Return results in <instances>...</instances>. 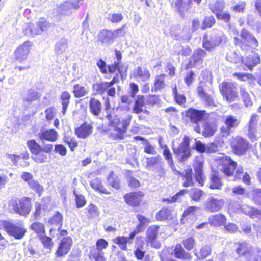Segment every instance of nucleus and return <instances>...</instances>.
<instances>
[{"instance_id":"1","label":"nucleus","mask_w":261,"mask_h":261,"mask_svg":"<svg viewBox=\"0 0 261 261\" xmlns=\"http://www.w3.org/2000/svg\"><path fill=\"white\" fill-rule=\"evenodd\" d=\"M106 118L109 120V125L112 126L115 132V136L119 139H123L124 134L126 132L129 125L132 116L128 114L122 121L117 115L107 114Z\"/></svg>"},{"instance_id":"2","label":"nucleus","mask_w":261,"mask_h":261,"mask_svg":"<svg viewBox=\"0 0 261 261\" xmlns=\"http://www.w3.org/2000/svg\"><path fill=\"white\" fill-rule=\"evenodd\" d=\"M31 208V199L22 197L20 199L13 198L8 203V210L12 213H16L21 216L28 215Z\"/></svg>"},{"instance_id":"3","label":"nucleus","mask_w":261,"mask_h":261,"mask_svg":"<svg viewBox=\"0 0 261 261\" xmlns=\"http://www.w3.org/2000/svg\"><path fill=\"white\" fill-rule=\"evenodd\" d=\"M0 225L10 235L15 239H21L26 233V230L21 222L13 223L12 221L0 220Z\"/></svg>"},{"instance_id":"4","label":"nucleus","mask_w":261,"mask_h":261,"mask_svg":"<svg viewBox=\"0 0 261 261\" xmlns=\"http://www.w3.org/2000/svg\"><path fill=\"white\" fill-rule=\"evenodd\" d=\"M234 44L239 46L242 50L249 49L248 44L253 48L258 45V42L254 36L244 29L241 31V39L237 37H234Z\"/></svg>"},{"instance_id":"5","label":"nucleus","mask_w":261,"mask_h":261,"mask_svg":"<svg viewBox=\"0 0 261 261\" xmlns=\"http://www.w3.org/2000/svg\"><path fill=\"white\" fill-rule=\"evenodd\" d=\"M190 138L185 136L178 147H173V152L179 162L184 163L191 156Z\"/></svg>"},{"instance_id":"6","label":"nucleus","mask_w":261,"mask_h":261,"mask_svg":"<svg viewBox=\"0 0 261 261\" xmlns=\"http://www.w3.org/2000/svg\"><path fill=\"white\" fill-rule=\"evenodd\" d=\"M125 25L114 31L102 30L99 35V40L103 44L109 45L114 42L115 38L124 36V28Z\"/></svg>"},{"instance_id":"7","label":"nucleus","mask_w":261,"mask_h":261,"mask_svg":"<svg viewBox=\"0 0 261 261\" xmlns=\"http://www.w3.org/2000/svg\"><path fill=\"white\" fill-rule=\"evenodd\" d=\"M226 40V37L223 32L215 31L212 34L210 40L203 42V47L207 51H211Z\"/></svg>"},{"instance_id":"8","label":"nucleus","mask_w":261,"mask_h":261,"mask_svg":"<svg viewBox=\"0 0 261 261\" xmlns=\"http://www.w3.org/2000/svg\"><path fill=\"white\" fill-rule=\"evenodd\" d=\"M197 92L199 97L206 105L214 106V102L212 96L213 93L212 87L207 85L204 81H200L197 87Z\"/></svg>"},{"instance_id":"9","label":"nucleus","mask_w":261,"mask_h":261,"mask_svg":"<svg viewBox=\"0 0 261 261\" xmlns=\"http://www.w3.org/2000/svg\"><path fill=\"white\" fill-rule=\"evenodd\" d=\"M220 90L224 98H225L228 102L238 99L237 88L232 83L223 82L220 85Z\"/></svg>"},{"instance_id":"10","label":"nucleus","mask_w":261,"mask_h":261,"mask_svg":"<svg viewBox=\"0 0 261 261\" xmlns=\"http://www.w3.org/2000/svg\"><path fill=\"white\" fill-rule=\"evenodd\" d=\"M205 115V111H199L193 108L189 109L186 112V117H188L190 121L195 124L194 129L197 133H200V128L199 123H201Z\"/></svg>"},{"instance_id":"11","label":"nucleus","mask_w":261,"mask_h":261,"mask_svg":"<svg viewBox=\"0 0 261 261\" xmlns=\"http://www.w3.org/2000/svg\"><path fill=\"white\" fill-rule=\"evenodd\" d=\"M108 245L107 241L103 239H98L96 242V247H93L90 251V258L95 261H106L102 250L106 249Z\"/></svg>"},{"instance_id":"12","label":"nucleus","mask_w":261,"mask_h":261,"mask_svg":"<svg viewBox=\"0 0 261 261\" xmlns=\"http://www.w3.org/2000/svg\"><path fill=\"white\" fill-rule=\"evenodd\" d=\"M237 163L229 156H226L222 160V168L221 170L228 177V180L234 181V171L236 169Z\"/></svg>"},{"instance_id":"13","label":"nucleus","mask_w":261,"mask_h":261,"mask_svg":"<svg viewBox=\"0 0 261 261\" xmlns=\"http://www.w3.org/2000/svg\"><path fill=\"white\" fill-rule=\"evenodd\" d=\"M231 146L237 155L244 154L248 149V142L241 136H236L231 140Z\"/></svg>"},{"instance_id":"14","label":"nucleus","mask_w":261,"mask_h":261,"mask_svg":"<svg viewBox=\"0 0 261 261\" xmlns=\"http://www.w3.org/2000/svg\"><path fill=\"white\" fill-rule=\"evenodd\" d=\"M224 201L222 199H218L211 196L204 203V209L210 212H217L224 206Z\"/></svg>"},{"instance_id":"15","label":"nucleus","mask_w":261,"mask_h":261,"mask_svg":"<svg viewBox=\"0 0 261 261\" xmlns=\"http://www.w3.org/2000/svg\"><path fill=\"white\" fill-rule=\"evenodd\" d=\"M31 46V42L25 41L22 45L18 47L14 53L15 60L19 63H22L25 61L28 58Z\"/></svg>"},{"instance_id":"16","label":"nucleus","mask_w":261,"mask_h":261,"mask_svg":"<svg viewBox=\"0 0 261 261\" xmlns=\"http://www.w3.org/2000/svg\"><path fill=\"white\" fill-rule=\"evenodd\" d=\"M65 2L58 7V11L62 15H67L71 13V9H77L83 0H69Z\"/></svg>"},{"instance_id":"17","label":"nucleus","mask_w":261,"mask_h":261,"mask_svg":"<svg viewBox=\"0 0 261 261\" xmlns=\"http://www.w3.org/2000/svg\"><path fill=\"white\" fill-rule=\"evenodd\" d=\"M226 126L222 127L221 130L223 136L227 135L231 129L236 128L240 123L239 120L233 115L226 116L224 120Z\"/></svg>"},{"instance_id":"18","label":"nucleus","mask_w":261,"mask_h":261,"mask_svg":"<svg viewBox=\"0 0 261 261\" xmlns=\"http://www.w3.org/2000/svg\"><path fill=\"white\" fill-rule=\"evenodd\" d=\"M72 244V240L70 237L63 238L58 248L56 254L58 256L66 255L69 251Z\"/></svg>"},{"instance_id":"19","label":"nucleus","mask_w":261,"mask_h":261,"mask_svg":"<svg viewBox=\"0 0 261 261\" xmlns=\"http://www.w3.org/2000/svg\"><path fill=\"white\" fill-rule=\"evenodd\" d=\"M260 57L257 54H255L251 51V54L246 56L242 60V63L244 65L246 68L251 70L253 67L255 66L260 62Z\"/></svg>"},{"instance_id":"20","label":"nucleus","mask_w":261,"mask_h":261,"mask_svg":"<svg viewBox=\"0 0 261 261\" xmlns=\"http://www.w3.org/2000/svg\"><path fill=\"white\" fill-rule=\"evenodd\" d=\"M206 55V53L202 49L195 50L192 56L191 60L187 65L188 67L191 68L195 64H201Z\"/></svg>"},{"instance_id":"21","label":"nucleus","mask_w":261,"mask_h":261,"mask_svg":"<svg viewBox=\"0 0 261 261\" xmlns=\"http://www.w3.org/2000/svg\"><path fill=\"white\" fill-rule=\"evenodd\" d=\"M143 194L141 192L130 193L124 196L125 202L129 205L136 206L139 205L142 200Z\"/></svg>"},{"instance_id":"22","label":"nucleus","mask_w":261,"mask_h":261,"mask_svg":"<svg viewBox=\"0 0 261 261\" xmlns=\"http://www.w3.org/2000/svg\"><path fill=\"white\" fill-rule=\"evenodd\" d=\"M194 169L195 173L196 181L200 186H203L205 177L203 173V162L200 160L196 159L194 163Z\"/></svg>"},{"instance_id":"23","label":"nucleus","mask_w":261,"mask_h":261,"mask_svg":"<svg viewBox=\"0 0 261 261\" xmlns=\"http://www.w3.org/2000/svg\"><path fill=\"white\" fill-rule=\"evenodd\" d=\"M38 136L41 141L45 140L55 142L58 138V134L55 129L41 130L38 134Z\"/></svg>"},{"instance_id":"24","label":"nucleus","mask_w":261,"mask_h":261,"mask_svg":"<svg viewBox=\"0 0 261 261\" xmlns=\"http://www.w3.org/2000/svg\"><path fill=\"white\" fill-rule=\"evenodd\" d=\"M133 76L138 81L145 82L150 77V73L145 67H138L133 72Z\"/></svg>"},{"instance_id":"25","label":"nucleus","mask_w":261,"mask_h":261,"mask_svg":"<svg viewBox=\"0 0 261 261\" xmlns=\"http://www.w3.org/2000/svg\"><path fill=\"white\" fill-rule=\"evenodd\" d=\"M173 254L175 257L184 260L190 261L192 256L190 253L186 252L180 244H177L173 250Z\"/></svg>"},{"instance_id":"26","label":"nucleus","mask_w":261,"mask_h":261,"mask_svg":"<svg viewBox=\"0 0 261 261\" xmlns=\"http://www.w3.org/2000/svg\"><path fill=\"white\" fill-rule=\"evenodd\" d=\"M192 3L191 0H188L187 3L183 2L182 0H176L175 2V7L176 11L179 15L184 17L190 8L191 7Z\"/></svg>"},{"instance_id":"27","label":"nucleus","mask_w":261,"mask_h":261,"mask_svg":"<svg viewBox=\"0 0 261 261\" xmlns=\"http://www.w3.org/2000/svg\"><path fill=\"white\" fill-rule=\"evenodd\" d=\"M92 129L90 124L85 123L75 129V134L79 138L85 139L91 134Z\"/></svg>"},{"instance_id":"28","label":"nucleus","mask_w":261,"mask_h":261,"mask_svg":"<svg viewBox=\"0 0 261 261\" xmlns=\"http://www.w3.org/2000/svg\"><path fill=\"white\" fill-rule=\"evenodd\" d=\"M241 212L251 218H261V211L244 204L240 207Z\"/></svg>"},{"instance_id":"29","label":"nucleus","mask_w":261,"mask_h":261,"mask_svg":"<svg viewBox=\"0 0 261 261\" xmlns=\"http://www.w3.org/2000/svg\"><path fill=\"white\" fill-rule=\"evenodd\" d=\"M116 77H114L110 82H101L95 83L93 85V88L99 94L104 93L108 88H110L113 84L116 83Z\"/></svg>"},{"instance_id":"30","label":"nucleus","mask_w":261,"mask_h":261,"mask_svg":"<svg viewBox=\"0 0 261 261\" xmlns=\"http://www.w3.org/2000/svg\"><path fill=\"white\" fill-rule=\"evenodd\" d=\"M212 249L210 245H205L202 246L199 251L195 250L194 255L199 260H202L206 258L211 255Z\"/></svg>"},{"instance_id":"31","label":"nucleus","mask_w":261,"mask_h":261,"mask_svg":"<svg viewBox=\"0 0 261 261\" xmlns=\"http://www.w3.org/2000/svg\"><path fill=\"white\" fill-rule=\"evenodd\" d=\"M208 220L211 226L219 227L224 225L226 218L223 215L219 214L211 216Z\"/></svg>"},{"instance_id":"32","label":"nucleus","mask_w":261,"mask_h":261,"mask_svg":"<svg viewBox=\"0 0 261 261\" xmlns=\"http://www.w3.org/2000/svg\"><path fill=\"white\" fill-rule=\"evenodd\" d=\"M90 112L94 116H98L101 113L102 105L101 102L95 98H91L89 101Z\"/></svg>"},{"instance_id":"33","label":"nucleus","mask_w":261,"mask_h":261,"mask_svg":"<svg viewBox=\"0 0 261 261\" xmlns=\"http://www.w3.org/2000/svg\"><path fill=\"white\" fill-rule=\"evenodd\" d=\"M91 187L95 191L106 194H109L110 192L104 187L100 178L96 177L90 182Z\"/></svg>"},{"instance_id":"34","label":"nucleus","mask_w":261,"mask_h":261,"mask_svg":"<svg viewBox=\"0 0 261 261\" xmlns=\"http://www.w3.org/2000/svg\"><path fill=\"white\" fill-rule=\"evenodd\" d=\"M198 210H199V208L197 206H194L189 207L184 211L181 221L185 223L184 220L188 221L189 219H195L196 216V213Z\"/></svg>"},{"instance_id":"35","label":"nucleus","mask_w":261,"mask_h":261,"mask_svg":"<svg viewBox=\"0 0 261 261\" xmlns=\"http://www.w3.org/2000/svg\"><path fill=\"white\" fill-rule=\"evenodd\" d=\"M254 248L249 244L243 242L238 244L236 251L239 255H244L246 257Z\"/></svg>"},{"instance_id":"36","label":"nucleus","mask_w":261,"mask_h":261,"mask_svg":"<svg viewBox=\"0 0 261 261\" xmlns=\"http://www.w3.org/2000/svg\"><path fill=\"white\" fill-rule=\"evenodd\" d=\"M225 8V2L223 1H213L209 4V8L216 15L222 12Z\"/></svg>"},{"instance_id":"37","label":"nucleus","mask_w":261,"mask_h":261,"mask_svg":"<svg viewBox=\"0 0 261 261\" xmlns=\"http://www.w3.org/2000/svg\"><path fill=\"white\" fill-rule=\"evenodd\" d=\"M25 34L29 36H34L42 33V30L39 28V25L36 23H29L24 29Z\"/></svg>"},{"instance_id":"38","label":"nucleus","mask_w":261,"mask_h":261,"mask_svg":"<svg viewBox=\"0 0 261 261\" xmlns=\"http://www.w3.org/2000/svg\"><path fill=\"white\" fill-rule=\"evenodd\" d=\"M144 243L141 239L138 240L134 250V254L138 259H142L145 255V250L144 247Z\"/></svg>"},{"instance_id":"39","label":"nucleus","mask_w":261,"mask_h":261,"mask_svg":"<svg viewBox=\"0 0 261 261\" xmlns=\"http://www.w3.org/2000/svg\"><path fill=\"white\" fill-rule=\"evenodd\" d=\"M60 97L62 105V113L64 115L70 103L71 94L68 92L64 91L61 93Z\"/></svg>"},{"instance_id":"40","label":"nucleus","mask_w":261,"mask_h":261,"mask_svg":"<svg viewBox=\"0 0 261 261\" xmlns=\"http://www.w3.org/2000/svg\"><path fill=\"white\" fill-rule=\"evenodd\" d=\"M39 97L37 92L32 89L28 90L22 96L24 102L31 103L32 101L36 100Z\"/></svg>"},{"instance_id":"41","label":"nucleus","mask_w":261,"mask_h":261,"mask_svg":"<svg viewBox=\"0 0 261 261\" xmlns=\"http://www.w3.org/2000/svg\"><path fill=\"white\" fill-rule=\"evenodd\" d=\"M68 48V39L65 38L61 39L55 45V50L58 55H62Z\"/></svg>"},{"instance_id":"42","label":"nucleus","mask_w":261,"mask_h":261,"mask_svg":"<svg viewBox=\"0 0 261 261\" xmlns=\"http://www.w3.org/2000/svg\"><path fill=\"white\" fill-rule=\"evenodd\" d=\"M144 105L145 100L144 96L138 95L133 107V112L137 114L142 112L143 111L142 108Z\"/></svg>"},{"instance_id":"43","label":"nucleus","mask_w":261,"mask_h":261,"mask_svg":"<svg viewBox=\"0 0 261 261\" xmlns=\"http://www.w3.org/2000/svg\"><path fill=\"white\" fill-rule=\"evenodd\" d=\"M73 93L76 98H80L87 95L89 93V90L87 88L76 84L73 86Z\"/></svg>"},{"instance_id":"44","label":"nucleus","mask_w":261,"mask_h":261,"mask_svg":"<svg viewBox=\"0 0 261 261\" xmlns=\"http://www.w3.org/2000/svg\"><path fill=\"white\" fill-rule=\"evenodd\" d=\"M210 184L209 187L211 189H221L222 183L220 178L215 173H212L210 177Z\"/></svg>"},{"instance_id":"45","label":"nucleus","mask_w":261,"mask_h":261,"mask_svg":"<svg viewBox=\"0 0 261 261\" xmlns=\"http://www.w3.org/2000/svg\"><path fill=\"white\" fill-rule=\"evenodd\" d=\"M156 217L158 220L161 221L171 219L173 217L172 211L168 208H163L156 214Z\"/></svg>"},{"instance_id":"46","label":"nucleus","mask_w":261,"mask_h":261,"mask_svg":"<svg viewBox=\"0 0 261 261\" xmlns=\"http://www.w3.org/2000/svg\"><path fill=\"white\" fill-rule=\"evenodd\" d=\"M216 130V126L210 122H205L203 124V130L202 135L205 137H210L213 136Z\"/></svg>"},{"instance_id":"47","label":"nucleus","mask_w":261,"mask_h":261,"mask_svg":"<svg viewBox=\"0 0 261 261\" xmlns=\"http://www.w3.org/2000/svg\"><path fill=\"white\" fill-rule=\"evenodd\" d=\"M161 164H163V163L161 157L159 155L147 158L146 165L149 169L155 168Z\"/></svg>"},{"instance_id":"48","label":"nucleus","mask_w":261,"mask_h":261,"mask_svg":"<svg viewBox=\"0 0 261 261\" xmlns=\"http://www.w3.org/2000/svg\"><path fill=\"white\" fill-rule=\"evenodd\" d=\"M246 258L247 261H261V252L259 248L254 247Z\"/></svg>"},{"instance_id":"49","label":"nucleus","mask_w":261,"mask_h":261,"mask_svg":"<svg viewBox=\"0 0 261 261\" xmlns=\"http://www.w3.org/2000/svg\"><path fill=\"white\" fill-rule=\"evenodd\" d=\"M159 227L156 225L150 226L146 232V242L156 239Z\"/></svg>"},{"instance_id":"50","label":"nucleus","mask_w":261,"mask_h":261,"mask_svg":"<svg viewBox=\"0 0 261 261\" xmlns=\"http://www.w3.org/2000/svg\"><path fill=\"white\" fill-rule=\"evenodd\" d=\"M192 170L191 168L187 169L184 171L183 175L185 181L183 186L185 187L191 186L193 185V179L192 177Z\"/></svg>"},{"instance_id":"51","label":"nucleus","mask_w":261,"mask_h":261,"mask_svg":"<svg viewBox=\"0 0 261 261\" xmlns=\"http://www.w3.org/2000/svg\"><path fill=\"white\" fill-rule=\"evenodd\" d=\"M31 228L40 237L45 234L44 226L42 223L36 222L31 225Z\"/></svg>"},{"instance_id":"52","label":"nucleus","mask_w":261,"mask_h":261,"mask_svg":"<svg viewBox=\"0 0 261 261\" xmlns=\"http://www.w3.org/2000/svg\"><path fill=\"white\" fill-rule=\"evenodd\" d=\"M240 93L243 100L245 106L246 107H251L252 105V101L251 99L249 93L246 91V89L243 87H241Z\"/></svg>"},{"instance_id":"53","label":"nucleus","mask_w":261,"mask_h":261,"mask_svg":"<svg viewBox=\"0 0 261 261\" xmlns=\"http://www.w3.org/2000/svg\"><path fill=\"white\" fill-rule=\"evenodd\" d=\"M27 146L30 151L34 154L41 151V147L34 140H30L27 141Z\"/></svg>"},{"instance_id":"54","label":"nucleus","mask_w":261,"mask_h":261,"mask_svg":"<svg viewBox=\"0 0 261 261\" xmlns=\"http://www.w3.org/2000/svg\"><path fill=\"white\" fill-rule=\"evenodd\" d=\"M256 122L255 120V117L252 116L249 122L248 126V137L252 141L256 140V136L254 132V127Z\"/></svg>"},{"instance_id":"55","label":"nucleus","mask_w":261,"mask_h":261,"mask_svg":"<svg viewBox=\"0 0 261 261\" xmlns=\"http://www.w3.org/2000/svg\"><path fill=\"white\" fill-rule=\"evenodd\" d=\"M165 76V74H162L156 77L154 84V91H157L165 87L164 78Z\"/></svg>"},{"instance_id":"56","label":"nucleus","mask_w":261,"mask_h":261,"mask_svg":"<svg viewBox=\"0 0 261 261\" xmlns=\"http://www.w3.org/2000/svg\"><path fill=\"white\" fill-rule=\"evenodd\" d=\"M129 242V239L123 236H118L114 239V242L118 244L119 247L124 250L127 249L126 244Z\"/></svg>"},{"instance_id":"57","label":"nucleus","mask_w":261,"mask_h":261,"mask_svg":"<svg viewBox=\"0 0 261 261\" xmlns=\"http://www.w3.org/2000/svg\"><path fill=\"white\" fill-rule=\"evenodd\" d=\"M63 216L58 212H56L53 216L49 219V223L51 224L58 225H60V226L62 225Z\"/></svg>"},{"instance_id":"58","label":"nucleus","mask_w":261,"mask_h":261,"mask_svg":"<svg viewBox=\"0 0 261 261\" xmlns=\"http://www.w3.org/2000/svg\"><path fill=\"white\" fill-rule=\"evenodd\" d=\"M216 23V20L214 16H207L205 17L203 22L201 29L205 30L206 28H211Z\"/></svg>"},{"instance_id":"59","label":"nucleus","mask_w":261,"mask_h":261,"mask_svg":"<svg viewBox=\"0 0 261 261\" xmlns=\"http://www.w3.org/2000/svg\"><path fill=\"white\" fill-rule=\"evenodd\" d=\"M108 19L112 23H119L121 22L123 16L121 13H110L108 15Z\"/></svg>"},{"instance_id":"60","label":"nucleus","mask_w":261,"mask_h":261,"mask_svg":"<svg viewBox=\"0 0 261 261\" xmlns=\"http://www.w3.org/2000/svg\"><path fill=\"white\" fill-rule=\"evenodd\" d=\"M64 140V142L68 145L72 151L77 146L78 143L74 138L65 136Z\"/></svg>"},{"instance_id":"61","label":"nucleus","mask_w":261,"mask_h":261,"mask_svg":"<svg viewBox=\"0 0 261 261\" xmlns=\"http://www.w3.org/2000/svg\"><path fill=\"white\" fill-rule=\"evenodd\" d=\"M184 246L188 251L191 250L195 245V240L192 237L188 238L182 241Z\"/></svg>"},{"instance_id":"62","label":"nucleus","mask_w":261,"mask_h":261,"mask_svg":"<svg viewBox=\"0 0 261 261\" xmlns=\"http://www.w3.org/2000/svg\"><path fill=\"white\" fill-rule=\"evenodd\" d=\"M203 192L199 189H193L191 192V197L192 199L195 201H198L200 200L202 196Z\"/></svg>"},{"instance_id":"63","label":"nucleus","mask_w":261,"mask_h":261,"mask_svg":"<svg viewBox=\"0 0 261 261\" xmlns=\"http://www.w3.org/2000/svg\"><path fill=\"white\" fill-rule=\"evenodd\" d=\"M40 239L41 240V242L43 244L44 247L50 250L53 246L51 238L44 234L43 236L40 237Z\"/></svg>"},{"instance_id":"64","label":"nucleus","mask_w":261,"mask_h":261,"mask_svg":"<svg viewBox=\"0 0 261 261\" xmlns=\"http://www.w3.org/2000/svg\"><path fill=\"white\" fill-rule=\"evenodd\" d=\"M41 152L42 151H40L37 153L34 154V156L32 158L37 163H44L47 159V155L42 153Z\"/></svg>"}]
</instances>
